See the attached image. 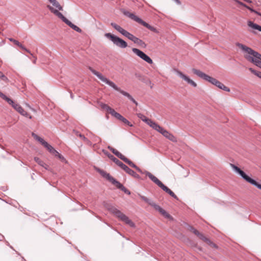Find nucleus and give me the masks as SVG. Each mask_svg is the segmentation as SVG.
<instances>
[{"label":"nucleus","mask_w":261,"mask_h":261,"mask_svg":"<svg viewBox=\"0 0 261 261\" xmlns=\"http://www.w3.org/2000/svg\"><path fill=\"white\" fill-rule=\"evenodd\" d=\"M133 52L137 56L140 57L141 59L146 62L149 64H152L153 61L152 59L146 54L143 53L142 51L140 49L136 48H133L132 49Z\"/></svg>","instance_id":"nucleus-13"},{"label":"nucleus","mask_w":261,"mask_h":261,"mask_svg":"<svg viewBox=\"0 0 261 261\" xmlns=\"http://www.w3.org/2000/svg\"><path fill=\"white\" fill-rule=\"evenodd\" d=\"M112 212L118 218H119L121 221L124 222L126 224H128L132 227H135V225L134 222L130 220L128 217L125 215L121 213L119 210L116 208L113 207L111 209Z\"/></svg>","instance_id":"nucleus-10"},{"label":"nucleus","mask_w":261,"mask_h":261,"mask_svg":"<svg viewBox=\"0 0 261 261\" xmlns=\"http://www.w3.org/2000/svg\"><path fill=\"white\" fill-rule=\"evenodd\" d=\"M190 230L193 232L195 234H196L197 233H198V230L195 229L194 228L192 227H190Z\"/></svg>","instance_id":"nucleus-48"},{"label":"nucleus","mask_w":261,"mask_h":261,"mask_svg":"<svg viewBox=\"0 0 261 261\" xmlns=\"http://www.w3.org/2000/svg\"><path fill=\"white\" fill-rule=\"evenodd\" d=\"M145 123H146L148 125H149L151 127H152L153 129L156 131L161 126L158 124L153 122L150 119H148L147 121H145Z\"/></svg>","instance_id":"nucleus-19"},{"label":"nucleus","mask_w":261,"mask_h":261,"mask_svg":"<svg viewBox=\"0 0 261 261\" xmlns=\"http://www.w3.org/2000/svg\"><path fill=\"white\" fill-rule=\"evenodd\" d=\"M34 160L36 163H37L39 165L44 167L45 169H47L48 166L44 162L41 161L39 158L37 157L34 158Z\"/></svg>","instance_id":"nucleus-25"},{"label":"nucleus","mask_w":261,"mask_h":261,"mask_svg":"<svg viewBox=\"0 0 261 261\" xmlns=\"http://www.w3.org/2000/svg\"><path fill=\"white\" fill-rule=\"evenodd\" d=\"M255 13L257 14L258 15L261 16V13L258 12H255Z\"/></svg>","instance_id":"nucleus-53"},{"label":"nucleus","mask_w":261,"mask_h":261,"mask_svg":"<svg viewBox=\"0 0 261 261\" xmlns=\"http://www.w3.org/2000/svg\"><path fill=\"white\" fill-rule=\"evenodd\" d=\"M196 235L201 240H203V241H204L210 244H212L214 246H215V244H213L209 239H208L207 238L205 237L203 235V234L201 233L199 231H198V233H197L196 234Z\"/></svg>","instance_id":"nucleus-24"},{"label":"nucleus","mask_w":261,"mask_h":261,"mask_svg":"<svg viewBox=\"0 0 261 261\" xmlns=\"http://www.w3.org/2000/svg\"><path fill=\"white\" fill-rule=\"evenodd\" d=\"M114 185L116 186L117 188H118L119 189H121L122 187L123 186L121 183H120L119 181H117L116 179L114 181V182L112 183Z\"/></svg>","instance_id":"nucleus-39"},{"label":"nucleus","mask_w":261,"mask_h":261,"mask_svg":"<svg viewBox=\"0 0 261 261\" xmlns=\"http://www.w3.org/2000/svg\"><path fill=\"white\" fill-rule=\"evenodd\" d=\"M103 152L105 154H106L110 159H111L114 163H115L118 166L121 167L124 171H125L127 173L132 175L135 178L140 179V176L137 173H136L134 171L128 168L126 165L124 164L122 162L120 161L118 159L114 157L113 155L109 153L108 151L103 150Z\"/></svg>","instance_id":"nucleus-4"},{"label":"nucleus","mask_w":261,"mask_h":261,"mask_svg":"<svg viewBox=\"0 0 261 261\" xmlns=\"http://www.w3.org/2000/svg\"><path fill=\"white\" fill-rule=\"evenodd\" d=\"M247 24L249 27L252 28V29L258 30L259 31L261 32V26L259 25L258 24L254 23L251 21H248L247 22Z\"/></svg>","instance_id":"nucleus-23"},{"label":"nucleus","mask_w":261,"mask_h":261,"mask_svg":"<svg viewBox=\"0 0 261 261\" xmlns=\"http://www.w3.org/2000/svg\"><path fill=\"white\" fill-rule=\"evenodd\" d=\"M25 51L26 52H27V53H29L30 55H31V54H32V53H31V51H30L29 49H28L27 48V50H25Z\"/></svg>","instance_id":"nucleus-54"},{"label":"nucleus","mask_w":261,"mask_h":261,"mask_svg":"<svg viewBox=\"0 0 261 261\" xmlns=\"http://www.w3.org/2000/svg\"><path fill=\"white\" fill-rule=\"evenodd\" d=\"M236 44L244 52V57L248 61L261 68V54L240 43Z\"/></svg>","instance_id":"nucleus-2"},{"label":"nucleus","mask_w":261,"mask_h":261,"mask_svg":"<svg viewBox=\"0 0 261 261\" xmlns=\"http://www.w3.org/2000/svg\"><path fill=\"white\" fill-rule=\"evenodd\" d=\"M52 5L51 6L56 10L59 11H62L63 7L61 6L57 0H48Z\"/></svg>","instance_id":"nucleus-17"},{"label":"nucleus","mask_w":261,"mask_h":261,"mask_svg":"<svg viewBox=\"0 0 261 261\" xmlns=\"http://www.w3.org/2000/svg\"><path fill=\"white\" fill-rule=\"evenodd\" d=\"M113 116L115 117L117 119L121 120L123 116L120 115L119 113L116 112L114 109H112V110L109 113Z\"/></svg>","instance_id":"nucleus-26"},{"label":"nucleus","mask_w":261,"mask_h":261,"mask_svg":"<svg viewBox=\"0 0 261 261\" xmlns=\"http://www.w3.org/2000/svg\"><path fill=\"white\" fill-rule=\"evenodd\" d=\"M91 71L99 79H100L102 82L105 83L106 84H108L110 87H112L114 90L119 92L123 95L127 97L129 99H130L133 103L136 104V105H138V102L134 99V98L127 92L121 90L120 88H119L114 82L110 81L107 77H105L99 73V72L96 71L95 70L93 69L92 68H90Z\"/></svg>","instance_id":"nucleus-3"},{"label":"nucleus","mask_w":261,"mask_h":261,"mask_svg":"<svg viewBox=\"0 0 261 261\" xmlns=\"http://www.w3.org/2000/svg\"><path fill=\"white\" fill-rule=\"evenodd\" d=\"M52 154L53 155H54L55 156L58 157V158H59L61 160H64V157L61 154H60L59 153V152H58L56 150H55Z\"/></svg>","instance_id":"nucleus-38"},{"label":"nucleus","mask_w":261,"mask_h":261,"mask_svg":"<svg viewBox=\"0 0 261 261\" xmlns=\"http://www.w3.org/2000/svg\"><path fill=\"white\" fill-rule=\"evenodd\" d=\"M0 97L2 98H3V99L5 100L8 103V102L13 103V100L12 99H11L10 98H9L7 96H6L4 94L2 93L1 91H0Z\"/></svg>","instance_id":"nucleus-32"},{"label":"nucleus","mask_w":261,"mask_h":261,"mask_svg":"<svg viewBox=\"0 0 261 261\" xmlns=\"http://www.w3.org/2000/svg\"><path fill=\"white\" fill-rule=\"evenodd\" d=\"M123 161L129 165L130 167L134 168L136 170L142 174H145V171L143 172L138 167H137L134 163H133L131 161L128 160L127 158H125Z\"/></svg>","instance_id":"nucleus-16"},{"label":"nucleus","mask_w":261,"mask_h":261,"mask_svg":"<svg viewBox=\"0 0 261 261\" xmlns=\"http://www.w3.org/2000/svg\"><path fill=\"white\" fill-rule=\"evenodd\" d=\"M176 74L181 79H182L184 81L187 82L189 84L191 85L194 87H197V84L190 79L188 76L183 74L181 71L178 70H175Z\"/></svg>","instance_id":"nucleus-15"},{"label":"nucleus","mask_w":261,"mask_h":261,"mask_svg":"<svg viewBox=\"0 0 261 261\" xmlns=\"http://www.w3.org/2000/svg\"><path fill=\"white\" fill-rule=\"evenodd\" d=\"M8 103L11 105L20 114L24 112L23 109L19 104L15 103L13 101V103L8 102Z\"/></svg>","instance_id":"nucleus-21"},{"label":"nucleus","mask_w":261,"mask_h":261,"mask_svg":"<svg viewBox=\"0 0 261 261\" xmlns=\"http://www.w3.org/2000/svg\"><path fill=\"white\" fill-rule=\"evenodd\" d=\"M32 136L36 140L38 141L40 143H41L42 145L45 146V143H47V142L44 141L42 138L39 137L38 135L34 133H32Z\"/></svg>","instance_id":"nucleus-27"},{"label":"nucleus","mask_w":261,"mask_h":261,"mask_svg":"<svg viewBox=\"0 0 261 261\" xmlns=\"http://www.w3.org/2000/svg\"><path fill=\"white\" fill-rule=\"evenodd\" d=\"M21 115H22L26 117H28L30 119H32V116L24 110V112L22 113Z\"/></svg>","instance_id":"nucleus-44"},{"label":"nucleus","mask_w":261,"mask_h":261,"mask_svg":"<svg viewBox=\"0 0 261 261\" xmlns=\"http://www.w3.org/2000/svg\"><path fill=\"white\" fill-rule=\"evenodd\" d=\"M108 149L110 150L115 155H116L118 158L123 161L124 159L126 158L124 155L122 154L120 152H119L118 150L113 148L111 146H109Z\"/></svg>","instance_id":"nucleus-18"},{"label":"nucleus","mask_w":261,"mask_h":261,"mask_svg":"<svg viewBox=\"0 0 261 261\" xmlns=\"http://www.w3.org/2000/svg\"><path fill=\"white\" fill-rule=\"evenodd\" d=\"M122 12L125 16L134 20V21H136L137 22L142 24V25L147 28L150 31H153L154 32H157L156 29L155 28L151 26L148 23H146V22H145L144 21L142 20L141 18H140L137 16L135 15L133 13H132L130 12H129V11L125 10H122Z\"/></svg>","instance_id":"nucleus-6"},{"label":"nucleus","mask_w":261,"mask_h":261,"mask_svg":"<svg viewBox=\"0 0 261 261\" xmlns=\"http://www.w3.org/2000/svg\"><path fill=\"white\" fill-rule=\"evenodd\" d=\"M79 137L82 139H83L85 141H88V140L82 134L79 135Z\"/></svg>","instance_id":"nucleus-51"},{"label":"nucleus","mask_w":261,"mask_h":261,"mask_svg":"<svg viewBox=\"0 0 261 261\" xmlns=\"http://www.w3.org/2000/svg\"><path fill=\"white\" fill-rule=\"evenodd\" d=\"M31 55L32 56V58H33L32 62L34 64H35L36 63V61H37V58L33 54H31Z\"/></svg>","instance_id":"nucleus-49"},{"label":"nucleus","mask_w":261,"mask_h":261,"mask_svg":"<svg viewBox=\"0 0 261 261\" xmlns=\"http://www.w3.org/2000/svg\"><path fill=\"white\" fill-rule=\"evenodd\" d=\"M101 174L103 176L105 177L109 180L112 182V183H113L115 180V179L108 173H105L103 171H102L101 172Z\"/></svg>","instance_id":"nucleus-30"},{"label":"nucleus","mask_w":261,"mask_h":261,"mask_svg":"<svg viewBox=\"0 0 261 261\" xmlns=\"http://www.w3.org/2000/svg\"><path fill=\"white\" fill-rule=\"evenodd\" d=\"M111 25L118 32H119L120 34H121L122 35L124 34L125 32L126 31L125 30L123 29L122 27H121L120 25H118L115 22H112L111 23Z\"/></svg>","instance_id":"nucleus-20"},{"label":"nucleus","mask_w":261,"mask_h":261,"mask_svg":"<svg viewBox=\"0 0 261 261\" xmlns=\"http://www.w3.org/2000/svg\"><path fill=\"white\" fill-rule=\"evenodd\" d=\"M167 193L175 199H177V196L170 189L168 191Z\"/></svg>","instance_id":"nucleus-41"},{"label":"nucleus","mask_w":261,"mask_h":261,"mask_svg":"<svg viewBox=\"0 0 261 261\" xmlns=\"http://www.w3.org/2000/svg\"><path fill=\"white\" fill-rule=\"evenodd\" d=\"M123 36H125V37L127 38L128 39H129L130 40H131L133 42H134V41H135V40L136 39V38L137 37L135 36L134 35L132 34L131 33H129L128 32H127V31L125 32V33L123 35Z\"/></svg>","instance_id":"nucleus-29"},{"label":"nucleus","mask_w":261,"mask_h":261,"mask_svg":"<svg viewBox=\"0 0 261 261\" xmlns=\"http://www.w3.org/2000/svg\"><path fill=\"white\" fill-rule=\"evenodd\" d=\"M249 70L253 73H254L255 75L257 76L258 77L261 78V72L257 71L254 70L252 68H249Z\"/></svg>","instance_id":"nucleus-36"},{"label":"nucleus","mask_w":261,"mask_h":261,"mask_svg":"<svg viewBox=\"0 0 261 261\" xmlns=\"http://www.w3.org/2000/svg\"><path fill=\"white\" fill-rule=\"evenodd\" d=\"M105 36L109 39L114 44L120 48H124L127 46V43L124 40L114 35L107 33L105 34Z\"/></svg>","instance_id":"nucleus-9"},{"label":"nucleus","mask_w":261,"mask_h":261,"mask_svg":"<svg viewBox=\"0 0 261 261\" xmlns=\"http://www.w3.org/2000/svg\"><path fill=\"white\" fill-rule=\"evenodd\" d=\"M166 138L173 142H177V139H176V137L173 134H171L170 133L169 134V135H168V136Z\"/></svg>","instance_id":"nucleus-33"},{"label":"nucleus","mask_w":261,"mask_h":261,"mask_svg":"<svg viewBox=\"0 0 261 261\" xmlns=\"http://www.w3.org/2000/svg\"><path fill=\"white\" fill-rule=\"evenodd\" d=\"M99 106L101 107V108L104 110H106L107 112L110 113V112L112 110V108H110L108 105L103 103L102 102H99Z\"/></svg>","instance_id":"nucleus-31"},{"label":"nucleus","mask_w":261,"mask_h":261,"mask_svg":"<svg viewBox=\"0 0 261 261\" xmlns=\"http://www.w3.org/2000/svg\"><path fill=\"white\" fill-rule=\"evenodd\" d=\"M214 85L219 88V89H222L225 91H230V89L228 87L225 86L223 84H222L218 80L216 81V84Z\"/></svg>","instance_id":"nucleus-22"},{"label":"nucleus","mask_w":261,"mask_h":261,"mask_svg":"<svg viewBox=\"0 0 261 261\" xmlns=\"http://www.w3.org/2000/svg\"><path fill=\"white\" fill-rule=\"evenodd\" d=\"M140 197L143 200H144L145 202H146L147 203H148L149 201L150 200L149 199H148V198H147L144 196H141Z\"/></svg>","instance_id":"nucleus-47"},{"label":"nucleus","mask_w":261,"mask_h":261,"mask_svg":"<svg viewBox=\"0 0 261 261\" xmlns=\"http://www.w3.org/2000/svg\"><path fill=\"white\" fill-rule=\"evenodd\" d=\"M231 167L233 170L240 175V176L246 181L250 183V184L255 186L258 189L261 190V184L257 182L255 180L252 179L251 177L247 175L245 173L240 169L239 167L235 166L234 165L231 164Z\"/></svg>","instance_id":"nucleus-8"},{"label":"nucleus","mask_w":261,"mask_h":261,"mask_svg":"<svg viewBox=\"0 0 261 261\" xmlns=\"http://www.w3.org/2000/svg\"><path fill=\"white\" fill-rule=\"evenodd\" d=\"M145 175L156 185H157L160 188H161L163 191L167 193L168 191L170 190L167 187L165 186L157 177L154 176L152 174L148 171L145 172Z\"/></svg>","instance_id":"nucleus-12"},{"label":"nucleus","mask_w":261,"mask_h":261,"mask_svg":"<svg viewBox=\"0 0 261 261\" xmlns=\"http://www.w3.org/2000/svg\"><path fill=\"white\" fill-rule=\"evenodd\" d=\"M137 116L138 118H139L140 119H141L142 121L145 122V121H147V118L145 116H144L143 114L141 113H138L137 114Z\"/></svg>","instance_id":"nucleus-35"},{"label":"nucleus","mask_w":261,"mask_h":261,"mask_svg":"<svg viewBox=\"0 0 261 261\" xmlns=\"http://www.w3.org/2000/svg\"><path fill=\"white\" fill-rule=\"evenodd\" d=\"M121 121H122L124 124H126L130 126H133V124H131L126 118L123 117L121 119Z\"/></svg>","instance_id":"nucleus-40"},{"label":"nucleus","mask_w":261,"mask_h":261,"mask_svg":"<svg viewBox=\"0 0 261 261\" xmlns=\"http://www.w3.org/2000/svg\"><path fill=\"white\" fill-rule=\"evenodd\" d=\"M150 205L152 206L155 210L159 211L160 213H161L165 217L169 218L170 217V215L167 213L166 211L163 210L161 206L159 205L156 204L154 203L152 200H150L149 201L148 203Z\"/></svg>","instance_id":"nucleus-14"},{"label":"nucleus","mask_w":261,"mask_h":261,"mask_svg":"<svg viewBox=\"0 0 261 261\" xmlns=\"http://www.w3.org/2000/svg\"><path fill=\"white\" fill-rule=\"evenodd\" d=\"M122 191H123L125 193L127 194H128L129 195L130 194V191L127 190L125 187H124V186H123L122 187V188L120 189Z\"/></svg>","instance_id":"nucleus-42"},{"label":"nucleus","mask_w":261,"mask_h":261,"mask_svg":"<svg viewBox=\"0 0 261 261\" xmlns=\"http://www.w3.org/2000/svg\"><path fill=\"white\" fill-rule=\"evenodd\" d=\"M192 71L195 74L197 75L198 77L202 79L203 80L207 82H208L209 83L214 85L216 84V82L217 81V80L215 78L209 76L208 75L204 73L200 70H198L195 68H193Z\"/></svg>","instance_id":"nucleus-11"},{"label":"nucleus","mask_w":261,"mask_h":261,"mask_svg":"<svg viewBox=\"0 0 261 261\" xmlns=\"http://www.w3.org/2000/svg\"><path fill=\"white\" fill-rule=\"evenodd\" d=\"M45 144L44 147L49 151L50 153H53L55 149L48 143Z\"/></svg>","instance_id":"nucleus-34"},{"label":"nucleus","mask_w":261,"mask_h":261,"mask_svg":"<svg viewBox=\"0 0 261 261\" xmlns=\"http://www.w3.org/2000/svg\"><path fill=\"white\" fill-rule=\"evenodd\" d=\"M17 46H19L20 48H21L23 50H24V51L27 50V48L24 46L22 45L20 43H19V45H18Z\"/></svg>","instance_id":"nucleus-50"},{"label":"nucleus","mask_w":261,"mask_h":261,"mask_svg":"<svg viewBox=\"0 0 261 261\" xmlns=\"http://www.w3.org/2000/svg\"><path fill=\"white\" fill-rule=\"evenodd\" d=\"M236 3H238L241 6H242L245 8H246L247 6L245 4L243 3V2L239 1V0H233Z\"/></svg>","instance_id":"nucleus-43"},{"label":"nucleus","mask_w":261,"mask_h":261,"mask_svg":"<svg viewBox=\"0 0 261 261\" xmlns=\"http://www.w3.org/2000/svg\"><path fill=\"white\" fill-rule=\"evenodd\" d=\"M3 236H2L1 238H0V241H2V239H3Z\"/></svg>","instance_id":"nucleus-55"},{"label":"nucleus","mask_w":261,"mask_h":261,"mask_svg":"<svg viewBox=\"0 0 261 261\" xmlns=\"http://www.w3.org/2000/svg\"><path fill=\"white\" fill-rule=\"evenodd\" d=\"M236 44L244 52V57L248 61L261 68V54L240 43Z\"/></svg>","instance_id":"nucleus-1"},{"label":"nucleus","mask_w":261,"mask_h":261,"mask_svg":"<svg viewBox=\"0 0 261 261\" xmlns=\"http://www.w3.org/2000/svg\"><path fill=\"white\" fill-rule=\"evenodd\" d=\"M9 40L11 42H13V43H14L15 45H19V43H20V42H19V41H18L17 40H15V39H13V38H9Z\"/></svg>","instance_id":"nucleus-45"},{"label":"nucleus","mask_w":261,"mask_h":261,"mask_svg":"<svg viewBox=\"0 0 261 261\" xmlns=\"http://www.w3.org/2000/svg\"><path fill=\"white\" fill-rule=\"evenodd\" d=\"M135 41H134V43H136L139 45H143L144 44H145V43L140 39L136 37V39L135 40Z\"/></svg>","instance_id":"nucleus-37"},{"label":"nucleus","mask_w":261,"mask_h":261,"mask_svg":"<svg viewBox=\"0 0 261 261\" xmlns=\"http://www.w3.org/2000/svg\"><path fill=\"white\" fill-rule=\"evenodd\" d=\"M47 8L50 11L51 13H53L56 16H58L64 22H65L73 30L79 33H81L82 32V30L79 27L73 24L71 21H70L65 17H64L61 12L54 9L53 7L50 6V5H47Z\"/></svg>","instance_id":"nucleus-5"},{"label":"nucleus","mask_w":261,"mask_h":261,"mask_svg":"<svg viewBox=\"0 0 261 261\" xmlns=\"http://www.w3.org/2000/svg\"><path fill=\"white\" fill-rule=\"evenodd\" d=\"M122 12L125 16L134 20V21H136L137 22L142 24V25L147 28L150 31H153L154 32H157L156 29L155 28L151 26L148 23H146V22H145L144 21L142 20L141 18H140L137 16L135 15L133 13H132L130 12H129V11L125 10H122Z\"/></svg>","instance_id":"nucleus-7"},{"label":"nucleus","mask_w":261,"mask_h":261,"mask_svg":"<svg viewBox=\"0 0 261 261\" xmlns=\"http://www.w3.org/2000/svg\"><path fill=\"white\" fill-rule=\"evenodd\" d=\"M0 77L2 78L4 81H7V77L2 72L0 71Z\"/></svg>","instance_id":"nucleus-46"},{"label":"nucleus","mask_w":261,"mask_h":261,"mask_svg":"<svg viewBox=\"0 0 261 261\" xmlns=\"http://www.w3.org/2000/svg\"><path fill=\"white\" fill-rule=\"evenodd\" d=\"M246 8L249 10L251 12H254L255 13V12H257L256 11L254 10V9H252L251 8L249 7V6H247Z\"/></svg>","instance_id":"nucleus-52"},{"label":"nucleus","mask_w":261,"mask_h":261,"mask_svg":"<svg viewBox=\"0 0 261 261\" xmlns=\"http://www.w3.org/2000/svg\"><path fill=\"white\" fill-rule=\"evenodd\" d=\"M159 133H161L163 136H164L166 138L167 137L168 135L170 133L168 131L165 129L163 127L160 126L158 130H157Z\"/></svg>","instance_id":"nucleus-28"}]
</instances>
